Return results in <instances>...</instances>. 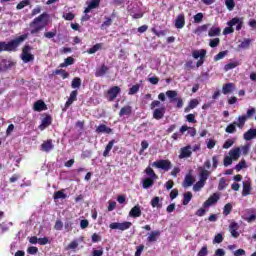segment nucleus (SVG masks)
<instances>
[{
	"instance_id": "1",
	"label": "nucleus",
	"mask_w": 256,
	"mask_h": 256,
	"mask_svg": "<svg viewBox=\"0 0 256 256\" xmlns=\"http://www.w3.org/2000/svg\"><path fill=\"white\" fill-rule=\"evenodd\" d=\"M29 38V34H22L9 42L0 41V53L7 51L8 53H15L19 46Z\"/></svg>"
},
{
	"instance_id": "2",
	"label": "nucleus",
	"mask_w": 256,
	"mask_h": 256,
	"mask_svg": "<svg viewBox=\"0 0 256 256\" xmlns=\"http://www.w3.org/2000/svg\"><path fill=\"white\" fill-rule=\"evenodd\" d=\"M45 19H47V13H42L41 15L33 19V21L30 23L31 35H37V33L45 29L46 24L39 25V23H42V21H44Z\"/></svg>"
},
{
	"instance_id": "3",
	"label": "nucleus",
	"mask_w": 256,
	"mask_h": 256,
	"mask_svg": "<svg viewBox=\"0 0 256 256\" xmlns=\"http://www.w3.org/2000/svg\"><path fill=\"white\" fill-rule=\"evenodd\" d=\"M31 49H33L29 44L24 45L22 48L21 59L24 63H31L35 61V55L31 54Z\"/></svg>"
},
{
	"instance_id": "4",
	"label": "nucleus",
	"mask_w": 256,
	"mask_h": 256,
	"mask_svg": "<svg viewBox=\"0 0 256 256\" xmlns=\"http://www.w3.org/2000/svg\"><path fill=\"white\" fill-rule=\"evenodd\" d=\"M255 113H256L255 108L248 109L246 114L238 117L237 127H239V129H243V127H245V123H247V120L251 119V117H253Z\"/></svg>"
},
{
	"instance_id": "5",
	"label": "nucleus",
	"mask_w": 256,
	"mask_h": 256,
	"mask_svg": "<svg viewBox=\"0 0 256 256\" xmlns=\"http://www.w3.org/2000/svg\"><path fill=\"white\" fill-rule=\"evenodd\" d=\"M152 167H156V169H162L163 171H169L171 167H173V164L169 160H157L152 163Z\"/></svg>"
},
{
	"instance_id": "6",
	"label": "nucleus",
	"mask_w": 256,
	"mask_h": 256,
	"mask_svg": "<svg viewBox=\"0 0 256 256\" xmlns=\"http://www.w3.org/2000/svg\"><path fill=\"white\" fill-rule=\"evenodd\" d=\"M120 93L121 88L119 86H113L106 92L105 97L108 101L113 102L117 99Z\"/></svg>"
},
{
	"instance_id": "7",
	"label": "nucleus",
	"mask_w": 256,
	"mask_h": 256,
	"mask_svg": "<svg viewBox=\"0 0 256 256\" xmlns=\"http://www.w3.org/2000/svg\"><path fill=\"white\" fill-rule=\"evenodd\" d=\"M132 226H133V223H131L129 221H125L122 223L113 222L109 225V228L110 229H118L119 231H127V229H131Z\"/></svg>"
},
{
	"instance_id": "8",
	"label": "nucleus",
	"mask_w": 256,
	"mask_h": 256,
	"mask_svg": "<svg viewBox=\"0 0 256 256\" xmlns=\"http://www.w3.org/2000/svg\"><path fill=\"white\" fill-rule=\"evenodd\" d=\"M191 145L184 146L180 149V154L178 156L179 159H189L193 155V151H191Z\"/></svg>"
},
{
	"instance_id": "9",
	"label": "nucleus",
	"mask_w": 256,
	"mask_h": 256,
	"mask_svg": "<svg viewBox=\"0 0 256 256\" xmlns=\"http://www.w3.org/2000/svg\"><path fill=\"white\" fill-rule=\"evenodd\" d=\"M53 123V117L51 115L46 114L45 117L42 119L41 124L39 125L40 131H45L47 127H49Z\"/></svg>"
},
{
	"instance_id": "10",
	"label": "nucleus",
	"mask_w": 256,
	"mask_h": 256,
	"mask_svg": "<svg viewBox=\"0 0 256 256\" xmlns=\"http://www.w3.org/2000/svg\"><path fill=\"white\" fill-rule=\"evenodd\" d=\"M167 109L165 106H162L160 108H156L153 112V119H156V121H159L165 117Z\"/></svg>"
},
{
	"instance_id": "11",
	"label": "nucleus",
	"mask_w": 256,
	"mask_h": 256,
	"mask_svg": "<svg viewBox=\"0 0 256 256\" xmlns=\"http://www.w3.org/2000/svg\"><path fill=\"white\" fill-rule=\"evenodd\" d=\"M141 215H142L141 206L139 204L132 207L129 212V217H132L133 219H137L141 217Z\"/></svg>"
},
{
	"instance_id": "12",
	"label": "nucleus",
	"mask_w": 256,
	"mask_h": 256,
	"mask_svg": "<svg viewBox=\"0 0 256 256\" xmlns=\"http://www.w3.org/2000/svg\"><path fill=\"white\" fill-rule=\"evenodd\" d=\"M77 95H79V91H77V90H73L70 93V96H69L68 100L65 103L66 109L71 107V105H73V103H75V101H77Z\"/></svg>"
},
{
	"instance_id": "13",
	"label": "nucleus",
	"mask_w": 256,
	"mask_h": 256,
	"mask_svg": "<svg viewBox=\"0 0 256 256\" xmlns=\"http://www.w3.org/2000/svg\"><path fill=\"white\" fill-rule=\"evenodd\" d=\"M217 201H219V195L214 193L203 203V207H211V205H215Z\"/></svg>"
},
{
	"instance_id": "14",
	"label": "nucleus",
	"mask_w": 256,
	"mask_h": 256,
	"mask_svg": "<svg viewBox=\"0 0 256 256\" xmlns=\"http://www.w3.org/2000/svg\"><path fill=\"white\" fill-rule=\"evenodd\" d=\"M54 147L55 146L53 145V140L48 139L41 144V151L49 153V151H53Z\"/></svg>"
},
{
	"instance_id": "15",
	"label": "nucleus",
	"mask_w": 256,
	"mask_h": 256,
	"mask_svg": "<svg viewBox=\"0 0 256 256\" xmlns=\"http://www.w3.org/2000/svg\"><path fill=\"white\" fill-rule=\"evenodd\" d=\"M101 5V0H92L89 2L88 6L85 8L84 13H91V10L97 9Z\"/></svg>"
},
{
	"instance_id": "16",
	"label": "nucleus",
	"mask_w": 256,
	"mask_h": 256,
	"mask_svg": "<svg viewBox=\"0 0 256 256\" xmlns=\"http://www.w3.org/2000/svg\"><path fill=\"white\" fill-rule=\"evenodd\" d=\"M175 27L176 29H183L185 27V14L181 13L176 17Z\"/></svg>"
},
{
	"instance_id": "17",
	"label": "nucleus",
	"mask_w": 256,
	"mask_h": 256,
	"mask_svg": "<svg viewBox=\"0 0 256 256\" xmlns=\"http://www.w3.org/2000/svg\"><path fill=\"white\" fill-rule=\"evenodd\" d=\"M239 224H237V222H232L230 225H229V231L232 235V237H234V239H237L239 237Z\"/></svg>"
},
{
	"instance_id": "18",
	"label": "nucleus",
	"mask_w": 256,
	"mask_h": 256,
	"mask_svg": "<svg viewBox=\"0 0 256 256\" xmlns=\"http://www.w3.org/2000/svg\"><path fill=\"white\" fill-rule=\"evenodd\" d=\"M198 171H199L200 181H204L205 183H207V179H209V175H211V173L208 170H205V168L203 167H199Z\"/></svg>"
},
{
	"instance_id": "19",
	"label": "nucleus",
	"mask_w": 256,
	"mask_h": 256,
	"mask_svg": "<svg viewBox=\"0 0 256 256\" xmlns=\"http://www.w3.org/2000/svg\"><path fill=\"white\" fill-rule=\"evenodd\" d=\"M157 237H161V231L154 230L147 237V242L148 243H155V242H157Z\"/></svg>"
},
{
	"instance_id": "20",
	"label": "nucleus",
	"mask_w": 256,
	"mask_h": 256,
	"mask_svg": "<svg viewBox=\"0 0 256 256\" xmlns=\"http://www.w3.org/2000/svg\"><path fill=\"white\" fill-rule=\"evenodd\" d=\"M255 137H256V128H250L243 135V138L245 139V141H251L252 139H255Z\"/></svg>"
},
{
	"instance_id": "21",
	"label": "nucleus",
	"mask_w": 256,
	"mask_h": 256,
	"mask_svg": "<svg viewBox=\"0 0 256 256\" xmlns=\"http://www.w3.org/2000/svg\"><path fill=\"white\" fill-rule=\"evenodd\" d=\"M107 71H109V67L103 64L101 67L96 69L95 77H104V75H107Z\"/></svg>"
},
{
	"instance_id": "22",
	"label": "nucleus",
	"mask_w": 256,
	"mask_h": 256,
	"mask_svg": "<svg viewBox=\"0 0 256 256\" xmlns=\"http://www.w3.org/2000/svg\"><path fill=\"white\" fill-rule=\"evenodd\" d=\"M229 156L233 161H237L241 157V148L237 147L229 151Z\"/></svg>"
},
{
	"instance_id": "23",
	"label": "nucleus",
	"mask_w": 256,
	"mask_h": 256,
	"mask_svg": "<svg viewBox=\"0 0 256 256\" xmlns=\"http://www.w3.org/2000/svg\"><path fill=\"white\" fill-rule=\"evenodd\" d=\"M96 133H107L109 135V134L113 133V129L107 127V125H105V124H100L96 128Z\"/></svg>"
},
{
	"instance_id": "24",
	"label": "nucleus",
	"mask_w": 256,
	"mask_h": 256,
	"mask_svg": "<svg viewBox=\"0 0 256 256\" xmlns=\"http://www.w3.org/2000/svg\"><path fill=\"white\" fill-rule=\"evenodd\" d=\"M205 55H207V50H205V49L192 51V57L194 59L205 58Z\"/></svg>"
},
{
	"instance_id": "25",
	"label": "nucleus",
	"mask_w": 256,
	"mask_h": 256,
	"mask_svg": "<svg viewBox=\"0 0 256 256\" xmlns=\"http://www.w3.org/2000/svg\"><path fill=\"white\" fill-rule=\"evenodd\" d=\"M193 183H195V178H193V175H191V173L187 174L184 178L183 187L184 188L191 187Z\"/></svg>"
},
{
	"instance_id": "26",
	"label": "nucleus",
	"mask_w": 256,
	"mask_h": 256,
	"mask_svg": "<svg viewBox=\"0 0 256 256\" xmlns=\"http://www.w3.org/2000/svg\"><path fill=\"white\" fill-rule=\"evenodd\" d=\"M115 143H117L115 139H112L111 141L108 142L103 152V157H109V153H111V149H113V146L115 145Z\"/></svg>"
},
{
	"instance_id": "27",
	"label": "nucleus",
	"mask_w": 256,
	"mask_h": 256,
	"mask_svg": "<svg viewBox=\"0 0 256 256\" xmlns=\"http://www.w3.org/2000/svg\"><path fill=\"white\" fill-rule=\"evenodd\" d=\"M47 105L43 100H38L34 103V111H45Z\"/></svg>"
},
{
	"instance_id": "28",
	"label": "nucleus",
	"mask_w": 256,
	"mask_h": 256,
	"mask_svg": "<svg viewBox=\"0 0 256 256\" xmlns=\"http://www.w3.org/2000/svg\"><path fill=\"white\" fill-rule=\"evenodd\" d=\"M131 113H133V108L127 105L121 108L119 117H125V115H131Z\"/></svg>"
},
{
	"instance_id": "29",
	"label": "nucleus",
	"mask_w": 256,
	"mask_h": 256,
	"mask_svg": "<svg viewBox=\"0 0 256 256\" xmlns=\"http://www.w3.org/2000/svg\"><path fill=\"white\" fill-rule=\"evenodd\" d=\"M234 88L235 86L233 85V83H226L222 87V93L224 95H229V93H233Z\"/></svg>"
},
{
	"instance_id": "30",
	"label": "nucleus",
	"mask_w": 256,
	"mask_h": 256,
	"mask_svg": "<svg viewBox=\"0 0 256 256\" xmlns=\"http://www.w3.org/2000/svg\"><path fill=\"white\" fill-rule=\"evenodd\" d=\"M100 49H103V43L95 44L93 47L88 49L86 53H88V55H95V53H97V51H100Z\"/></svg>"
},
{
	"instance_id": "31",
	"label": "nucleus",
	"mask_w": 256,
	"mask_h": 256,
	"mask_svg": "<svg viewBox=\"0 0 256 256\" xmlns=\"http://www.w3.org/2000/svg\"><path fill=\"white\" fill-rule=\"evenodd\" d=\"M219 35H221V28H219V27L210 28V30L208 32L209 37H219Z\"/></svg>"
},
{
	"instance_id": "32",
	"label": "nucleus",
	"mask_w": 256,
	"mask_h": 256,
	"mask_svg": "<svg viewBox=\"0 0 256 256\" xmlns=\"http://www.w3.org/2000/svg\"><path fill=\"white\" fill-rule=\"evenodd\" d=\"M239 124V122H233L231 124H229L226 128L225 131L226 133H236L237 132V125Z\"/></svg>"
},
{
	"instance_id": "33",
	"label": "nucleus",
	"mask_w": 256,
	"mask_h": 256,
	"mask_svg": "<svg viewBox=\"0 0 256 256\" xmlns=\"http://www.w3.org/2000/svg\"><path fill=\"white\" fill-rule=\"evenodd\" d=\"M247 195H251V184L244 182L243 190H242V197H247Z\"/></svg>"
},
{
	"instance_id": "34",
	"label": "nucleus",
	"mask_w": 256,
	"mask_h": 256,
	"mask_svg": "<svg viewBox=\"0 0 256 256\" xmlns=\"http://www.w3.org/2000/svg\"><path fill=\"white\" fill-rule=\"evenodd\" d=\"M73 63H75V58H73V57H67V58L64 60V62L59 65V67H60L61 69H63V68H65V67H69V65H73Z\"/></svg>"
},
{
	"instance_id": "35",
	"label": "nucleus",
	"mask_w": 256,
	"mask_h": 256,
	"mask_svg": "<svg viewBox=\"0 0 256 256\" xmlns=\"http://www.w3.org/2000/svg\"><path fill=\"white\" fill-rule=\"evenodd\" d=\"M53 199L55 201H57L59 199H67V194H65V192H63V190L56 191L53 194Z\"/></svg>"
},
{
	"instance_id": "36",
	"label": "nucleus",
	"mask_w": 256,
	"mask_h": 256,
	"mask_svg": "<svg viewBox=\"0 0 256 256\" xmlns=\"http://www.w3.org/2000/svg\"><path fill=\"white\" fill-rule=\"evenodd\" d=\"M192 199H193V193H191L190 191L184 193V200L182 202V205H189Z\"/></svg>"
},
{
	"instance_id": "37",
	"label": "nucleus",
	"mask_w": 256,
	"mask_h": 256,
	"mask_svg": "<svg viewBox=\"0 0 256 256\" xmlns=\"http://www.w3.org/2000/svg\"><path fill=\"white\" fill-rule=\"evenodd\" d=\"M72 89H80L81 88V78L74 77L71 82Z\"/></svg>"
},
{
	"instance_id": "38",
	"label": "nucleus",
	"mask_w": 256,
	"mask_h": 256,
	"mask_svg": "<svg viewBox=\"0 0 256 256\" xmlns=\"http://www.w3.org/2000/svg\"><path fill=\"white\" fill-rule=\"evenodd\" d=\"M155 181H153V178H145L142 182L144 189H149V187H153Z\"/></svg>"
},
{
	"instance_id": "39",
	"label": "nucleus",
	"mask_w": 256,
	"mask_h": 256,
	"mask_svg": "<svg viewBox=\"0 0 256 256\" xmlns=\"http://www.w3.org/2000/svg\"><path fill=\"white\" fill-rule=\"evenodd\" d=\"M150 203L153 208L157 207V209H161V207H163V204L160 203L159 196H155L154 198H152Z\"/></svg>"
},
{
	"instance_id": "40",
	"label": "nucleus",
	"mask_w": 256,
	"mask_h": 256,
	"mask_svg": "<svg viewBox=\"0 0 256 256\" xmlns=\"http://www.w3.org/2000/svg\"><path fill=\"white\" fill-rule=\"evenodd\" d=\"M207 29H209V24H204L202 26H198L194 33H196V35H201V33H205Z\"/></svg>"
},
{
	"instance_id": "41",
	"label": "nucleus",
	"mask_w": 256,
	"mask_h": 256,
	"mask_svg": "<svg viewBox=\"0 0 256 256\" xmlns=\"http://www.w3.org/2000/svg\"><path fill=\"white\" fill-rule=\"evenodd\" d=\"M54 75H61L62 79H68L69 72L65 71L64 69H56L54 71Z\"/></svg>"
},
{
	"instance_id": "42",
	"label": "nucleus",
	"mask_w": 256,
	"mask_h": 256,
	"mask_svg": "<svg viewBox=\"0 0 256 256\" xmlns=\"http://www.w3.org/2000/svg\"><path fill=\"white\" fill-rule=\"evenodd\" d=\"M231 211H233V205L231 203H227L223 208V215L227 217V215H231Z\"/></svg>"
},
{
	"instance_id": "43",
	"label": "nucleus",
	"mask_w": 256,
	"mask_h": 256,
	"mask_svg": "<svg viewBox=\"0 0 256 256\" xmlns=\"http://www.w3.org/2000/svg\"><path fill=\"white\" fill-rule=\"evenodd\" d=\"M145 173L146 175H148V177H150V179H157V174H155V171L153 170V168L151 167H147L145 169Z\"/></svg>"
},
{
	"instance_id": "44",
	"label": "nucleus",
	"mask_w": 256,
	"mask_h": 256,
	"mask_svg": "<svg viewBox=\"0 0 256 256\" xmlns=\"http://www.w3.org/2000/svg\"><path fill=\"white\" fill-rule=\"evenodd\" d=\"M235 67H239V62H230L224 66V71H231V69H235Z\"/></svg>"
},
{
	"instance_id": "45",
	"label": "nucleus",
	"mask_w": 256,
	"mask_h": 256,
	"mask_svg": "<svg viewBox=\"0 0 256 256\" xmlns=\"http://www.w3.org/2000/svg\"><path fill=\"white\" fill-rule=\"evenodd\" d=\"M139 89H141V85H139V84L133 85V86L129 89L128 95H136V93H139Z\"/></svg>"
},
{
	"instance_id": "46",
	"label": "nucleus",
	"mask_w": 256,
	"mask_h": 256,
	"mask_svg": "<svg viewBox=\"0 0 256 256\" xmlns=\"http://www.w3.org/2000/svg\"><path fill=\"white\" fill-rule=\"evenodd\" d=\"M30 3L31 2L29 0H22L17 4L16 9H18V11H21V9H25V7L29 6Z\"/></svg>"
},
{
	"instance_id": "47",
	"label": "nucleus",
	"mask_w": 256,
	"mask_h": 256,
	"mask_svg": "<svg viewBox=\"0 0 256 256\" xmlns=\"http://www.w3.org/2000/svg\"><path fill=\"white\" fill-rule=\"evenodd\" d=\"M113 25V20L110 17H106V20L101 24L100 29H106V27H111Z\"/></svg>"
},
{
	"instance_id": "48",
	"label": "nucleus",
	"mask_w": 256,
	"mask_h": 256,
	"mask_svg": "<svg viewBox=\"0 0 256 256\" xmlns=\"http://www.w3.org/2000/svg\"><path fill=\"white\" fill-rule=\"evenodd\" d=\"M205 183L203 180H199L198 182L195 183L193 186L194 191H201L203 187H205Z\"/></svg>"
},
{
	"instance_id": "49",
	"label": "nucleus",
	"mask_w": 256,
	"mask_h": 256,
	"mask_svg": "<svg viewBox=\"0 0 256 256\" xmlns=\"http://www.w3.org/2000/svg\"><path fill=\"white\" fill-rule=\"evenodd\" d=\"M245 167H247V162L245 161V159H242L236 166H235V170L237 172L241 171V169H245Z\"/></svg>"
},
{
	"instance_id": "50",
	"label": "nucleus",
	"mask_w": 256,
	"mask_h": 256,
	"mask_svg": "<svg viewBox=\"0 0 256 256\" xmlns=\"http://www.w3.org/2000/svg\"><path fill=\"white\" fill-rule=\"evenodd\" d=\"M166 97H168L169 99H173V101H177V91L175 90H168L166 92Z\"/></svg>"
},
{
	"instance_id": "51",
	"label": "nucleus",
	"mask_w": 256,
	"mask_h": 256,
	"mask_svg": "<svg viewBox=\"0 0 256 256\" xmlns=\"http://www.w3.org/2000/svg\"><path fill=\"white\" fill-rule=\"evenodd\" d=\"M220 43H221V39L214 38V39L210 40L209 45H210V47H212V49H215V47H219Z\"/></svg>"
},
{
	"instance_id": "52",
	"label": "nucleus",
	"mask_w": 256,
	"mask_h": 256,
	"mask_svg": "<svg viewBox=\"0 0 256 256\" xmlns=\"http://www.w3.org/2000/svg\"><path fill=\"white\" fill-rule=\"evenodd\" d=\"M251 45V39L247 38L244 39V41L241 42V44L239 45V47L241 49H249V46Z\"/></svg>"
},
{
	"instance_id": "53",
	"label": "nucleus",
	"mask_w": 256,
	"mask_h": 256,
	"mask_svg": "<svg viewBox=\"0 0 256 256\" xmlns=\"http://www.w3.org/2000/svg\"><path fill=\"white\" fill-rule=\"evenodd\" d=\"M152 33H154L156 37H165V35H167V30L157 31V29L152 28Z\"/></svg>"
},
{
	"instance_id": "54",
	"label": "nucleus",
	"mask_w": 256,
	"mask_h": 256,
	"mask_svg": "<svg viewBox=\"0 0 256 256\" xmlns=\"http://www.w3.org/2000/svg\"><path fill=\"white\" fill-rule=\"evenodd\" d=\"M228 51H221L217 55L214 56V61H221V59H224L227 55Z\"/></svg>"
},
{
	"instance_id": "55",
	"label": "nucleus",
	"mask_w": 256,
	"mask_h": 256,
	"mask_svg": "<svg viewBox=\"0 0 256 256\" xmlns=\"http://www.w3.org/2000/svg\"><path fill=\"white\" fill-rule=\"evenodd\" d=\"M225 5L228 11H233V9H235V0H226Z\"/></svg>"
},
{
	"instance_id": "56",
	"label": "nucleus",
	"mask_w": 256,
	"mask_h": 256,
	"mask_svg": "<svg viewBox=\"0 0 256 256\" xmlns=\"http://www.w3.org/2000/svg\"><path fill=\"white\" fill-rule=\"evenodd\" d=\"M234 144H235V140L227 139L222 147L223 149H229L230 147H233Z\"/></svg>"
},
{
	"instance_id": "57",
	"label": "nucleus",
	"mask_w": 256,
	"mask_h": 256,
	"mask_svg": "<svg viewBox=\"0 0 256 256\" xmlns=\"http://www.w3.org/2000/svg\"><path fill=\"white\" fill-rule=\"evenodd\" d=\"M225 187H227V180H225V178H221L219 180V184H218L219 191H223V189H225Z\"/></svg>"
},
{
	"instance_id": "58",
	"label": "nucleus",
	"mask_w": 256,
	"mask_h": 256,
	"mask_svg": "<svg viewBox=\"0 0 256 256\" xmlns=\"http://www.w3.org/2000/svg\"><path fill=\"white\" fill-rule=\"evenodd\" d=\"M241 21V19L235 17V18H232L228 23V27H235V25H237L239 22Z\"/></svg>"
},
{
	"instance_id": "59",
	"label": "nucleus",
	"mask_w": 256,
	"mask_h": 256,
	"mask_svg": "<svg viewBox=\"0 0 256 256\" xmlns=\"http://www.w3.org/2000/svg\"><path fill=\"white\" fill-rule=\"evenodd\" d=\"M229 165H233V158H231V156H226L224 158V167H229Z\"/></svg>"
},
{
	"instance_id": "60",
	"label": "nucleus",
	"mask_w": 256,
	"mask_h": 256,
	"mask_svg": "<svg viewBox=\"0 0 256 256\" xmlns=\"http://www.w3.org/2000/svg\"><path fill=\"white\" fill-rule=\"evenodd\" d=\"M203 21V13L199 12L194 15V23H201Z\"/></svg>"
},
{
	"instance_id": "61",
	"label": "nucleus",
	"mask_w": 256,
	"mask_h": 256,
	"mask_svg": "<svg viewBox=\"0 0 256 256\" xmlns=\"http://www.w3.org/2000/svg\"><path fill=\"white\" fill-rule=\"evenodd\" d=\"M186 121H188V123H197V120L195 119V114L186 115Z\"/></svg>"
},
{
	"instance_id": "62",
	"label": "nucleus",
	"mask_w": 256,
	"mask_h": 256,
	"mask_svg": "<svg viewBox=\"0 0 256 256\" xmlns=\"http://www.w3.org/2000/svg\"><path fill=\"white\" fill-rule=\"evenodd\" d=\"M213 243H223V234L218 233L213 240Z\"/></svg>"
},
{
	"instance_id": "63",
	"label": "nucleus",
	"mask_w": 256,
	"mask_h": 256,
	"mask_svg": "<svg viewBox=\"0 0 256 256\" xmlns=\"http://www.w3.org/2000/svg\"><path fill=\"white\" fill-rule=\"evenodd\" d=\"M188 105H189L190 109H195V107H197V105H199V100L192 99L189 101Z\"/></svg>"
},
{
	"instance_id": "64",
	"label": "nucleus",
	"mask_w": 256,
	"mask_h": 256,
	"mask_svg": "<svg viewBox=\"0 0 256 256\" xmlns=\"http://www.w3.org/2000/svg\"><path fill=\"white\" fill-rule=\"evenodd\" d=\"M209 251L207 250V246H203L201 250L198 252V256H207Z\"/></svg>"
}]
</instances>
